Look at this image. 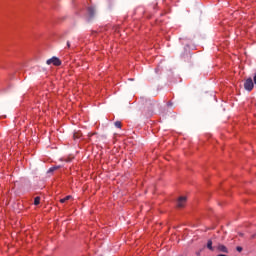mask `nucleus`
I'll return each instance as SVG.
<instances>
[{
  "label": "nucleus",
  "instance_id": "nucleus-5",
  "mask_svg": "<svg viewBox=\"0 0 256 256\" xmlns=\"http://www.w3.org/2000/svg\"><path fill=\"white\" fill-rule=\"evenodd\" d=\"M218 251H220L221 253H229V250L227 249V247L223 244H219L217 247Z\"/></svg>",
  "mask_w": 256,
  "mask_h": 256
},
{
  "label": "nucleus",
  "instance_id": "nucleus-6",
  "mask_svg": "<svg viewBox=\"0 0 256 256\" xmlns=\"http://www.w3.org/2000/svg\"><path fill=\"white\" fill-rule=\"evenodd\" d=\"M207 249H209V251H214L213 241L212 240H208V242H207Z\"/></svg>",
  "mask_w": 256,
  "mask_h": 256
},
{
  "label": "nucleus",
  "instance_id": "nucleus-13",
  "mask_svg": "<svg viewBox=\"0 0 256 256\" xmlns=\"http://www.w3.org/2000/svg\"><path fill=\"white\" fill-rule=\"evenodd\" d=\"M67 47H71V42L67 41Z\"/></svg>",
  "mask_w": 256,
  "mask_h": 256
},
{
  "label": "nucleus",
  "instance_id": "nucleus-11",
  "mask_svg": "<svg viewBox=\"0 0 256 256\" xmlns=\"http://www.w3.org/2000/svg\"><path fill=\"white\" fill-rule=\"evenodd\" d=\"M115 127H117L118 129H121V121H116L114 123Z\"/></svg>",
  "mask_w": 256,
  "mask_h": 256
},
{
  "label": "nucleus",
  "instance_id": "nucleus-9",
  "mask_svg": "<svg viewBox=\"0 0 256 256\" xmlns=\"http://www.w3.org/2000/svg\"><path fill=\"white\" fill-rule=\"evenodd\" d=\"M69 199H71V195H68V196H66L65 198H62V199L60 200V203H65L66 201H69Z\"/></svg>",
  "mask_w": 256,
  "mask_h": 256
},
{
  "label": "nucleus",
  "instance_id": "nucleus-8",
  "mask_svg": "<svg viewBox=\"0 0 256 256\" xmlns=\"http://www.w3.org/2000/svg\"><path fill=\"white\" fill-rule=\"evenodd\" d=\"M83 134H81V132H75L74 133V135H73V137H74V139H81V136H82Z\"/></svg>",
  "mask_w": 256,
  "mask_h": 256
},
{
  "label": "nucleus",
  "instance_id": "nucleus-12",
  "mask_svg": "<svg viewBox=\"0 0 256 256\" xmlns=\"http://www.w3.org/2000/svg\"><path fill=\"white\" fill-rule=\"evenodd\" d=\"M236 250L238 251V253H241V251H243V247L238 246V247L236 248Z\"/></svg>",
  "mask_w": 256,
  "mask_h": 256
},
{
  "label": "nucleus",
  "instance_id": "nucleus-1",
  "mask_svg": "<svg viewBox=\"0 0 256 256\" xmlns=\"http://www.w3.org/2000/svg\"><path fill=\"white\" fill-rule=\"evenodd\" d=\"M253 87H255V84L253 83V79L252 78H248L246 79V81L244 82V89L246 91H253Z\"/></svg>",
  "mask_w": 256,
  "mask_h": 256
},
{
  "label": "nucleus",
  "instance_id": "nucleus-3",
  "mask_svg": "<svg viewBox=\"0 0 256 256\" xmlns=\"http://www.w3.org/2000/svg\"><path fill=\"white\" fill-rule=\"evenodd\" d=\"M95 13H96L95 7L93 6L88 7L87 20L92 21V19H95Z\"/></svg>",
  "mask_w": 256,
  "mask_h": 256
},
{
  "label": "nucleus",
  "instance_id": "nucleus-14",
  "mask_svg": "<svg viewBox=\"0 0 256 256\" xmlns=\"http://www.w3.org/2000/svg\"><path fill=\"white\" fill-rule=\"evenodd\" d=\"M173 103L172 102H168V107H172Z\"/></svg>",
  "mask_w": 256,
  "mask_h": 256
},
{
  "label": "nucleus",
  "instance_id": "nucleus-4",
  "mask_svg": "<svg viewBox=\"0 0 256 256\" xmlns=\"http://www.w3.org/2000/svg\"><path fill=\"white\" fill-rule=\"evenodd\" d=\"M186 203H187V197H185V196L179 197L178 201H177L178 209H183V207H185Z\"/></svg>",
  "mask_w": 256,
  "mask_h": 256
},
{
  "label": "nucleus",
  "instance_id": "nucleus-7",
  "mask_svg": "<svg viewBox=\"0 0 256 256\" xmlns=\"http://www.w3.org/2000/svg\"><path fill=\"white\" fill-rule=\"evenodd\" d=\"M57 169H61V166H53V167L49 168L47 173H53L54 171H57Z\"/></svg>",
  "mask_w": 256,
  "mask_h": 256
},
{
  "label": "nucleus",
  "instance_id": "nucleus-2",
  "mask_svg": "<svg viewBox=\"0 0 256 256\" xmlns=\"http://www.w3.org/2000/svg\"><path fill=\"white\" fill-rule=\"evenodd\" d=\"M47 65H54L55 67H59L61 65V60L57 57H52L46 61Z\"/></svg>",
  "mask_w": 256,
  "mask_h": 256
},
{
  "label": "nucleus",
  "instance_id": "nucleus-10",
  "mask_svg": "<svg viewBox=\"0 0 256 256\" xmlns=\"http://www.w3.org/2000/svg\"><path fill=\"white\" fill-rule=\"evenodd\" d=\"M39 203H41V197L37 196V197L34 199V205H39Z\"/></svg>",
  "mask_w": 256,
  "mask_h": 256
}]
</instances>
